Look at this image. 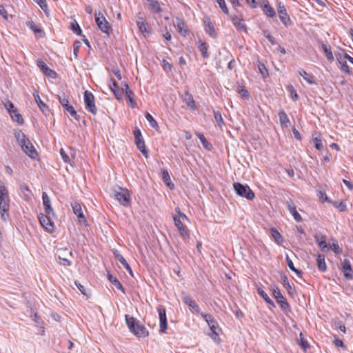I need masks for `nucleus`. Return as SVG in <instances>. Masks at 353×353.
Masks as SVG:
<instances>
[{"instance_id": "58836bf2", "label": "nucleus", "mask_w": 353, "mask_h": 353, "mask_svg": "<svg viewBox=\"0 0 353 353\" xmlns=\"http://www.w3.org/2000/svg\"><path fill=\"white\" fill-rule=\"evenodd\" d=\"M196 137L199 138V139L200 140V141L201 142L204 148L208 150H211V149L212 148V145L211 143H210L207 139H205V137L203 136V134L200 133V132H197L196 134Z\"/></svg>"}, {"instance_id": "bb28decb", "label": "nucleus", "mask_w": 353, "mask_h": 353, "mask_svg": "<svg viewBox=\"0 0 353 353\" xmlns=\"http://www.w3.org/2000/svg\"><path fill=\"white\" fill-rule=\"evenodd\" d=\"M183 101L191 110H196L197 107L196 105L193 96L191 94L185 92L183 96Z\"/></svg>"}, {"instance_id": "864d4df0", "label": "nucleus", "mask_w": 353, "mask_h": 353, "mask_svg": "<svg viewBox=\"0 0 353 353\" xmlns=\"http://www.w3.org/2000/svg\"><path fill=\"white\" fill-rule=\"evenodd\" d=\"M203 319L207 322L208 325L210 326L212 323L216 324V321L214 319V318L208 314H201Z\"/></svg>"}, {"instance_id": "c03bdc74", "label": "nucleus", "mask_w": 353, "mask_h": 353, "mask_svg": "<svg viewBox=\"0 0 353 353\" xmlns=\"http://www.w3.org/2000/svg\"><path fill=\"white\" fill-rule=\"evenodd\" d=\"M12 112H10V117H12V120L17 122L19 124H22L23 123V119L22 116L18 112L17 110H12Z\"/></svg>"}, {"instance_id": "37998d69", "label": "nucleus", "mask_w": 353, "mask_h": 353, "mask_svg": "<svg viewBox=\"0 0 353 353\" xmlns=\"http://www.w3.org/2000/svg\"><path fill=\"white\" fill-rule=\"evenodd\" d=\"M279 117L281 124L282 125L287 127L288 123H290V120L288 119L287 114L283 110H281L279 112Z\"/></svg>"}, {"instance_id": "7c9ffc66", "label": "nucleus", "mask_w": 353, "mask_h": 353, "mask_svg": "<svg viewBox=\"0 0 353 353\" xmlns=\"http://www.w3.org/2000/svg\"><path fill=\"white\" fill-rule=\"evenodd\" d=\"M176 27L178 30V32L182 35V36H186L188 33V30L186 28L185 23L184 21L181 19H176Z\"/></svg>"}, {"instance_id": "69168bd1", "label": "nucleus", "mask_w": 353, "mask_h": 353, "mask_svg": "<svg viewBox=\"0 0 353 353\" xmlns=\"http://www.w3.org/2000/svg\"><path fill=\"white\" fill-rule=\"evenodd\" d=\"M334 207L339 209L340 212H343L346 210V205L343 201L339 203L335 202Z\"/></svg>"}, {"instance_id": "ddd939ff", "label": "nucleus", "mask_w": 353, "mask_h": 353, "mask_svg": "<svg viewBox=\"0 0 353 353\" xmlns=\"http://www.w3.org/2000/svg\"><path fill=\"white\" fill-rule=\"evenodd\" d=\"M71 207L74 214L77 216L79 223L85 225L86 219L83 214L81 205L77 201H74L71 203Z\"/></svg>"}, {"instance_id": "39448f33", "label": "nucleus", "mask_w": 353, "mask_h": 353, "mask_svg": "<svg viewBox=\"0 0 353 353\" xmlns=\"http://www.w3.org/2000/svg\"><path fill=\"white\" fill-rule=\"evenodd\" d=\"M58 99L64 110L67 111L75 120L79 121L80 117L74 109L73 106L69 104L68 97L65 95V93H62L61 94L58 95Z\"/></svg>"}, {"instance_id": "9d476101", "label": "nucleus", "mask_w": 353, "mask_h": 353, "mask_svg": "<svg viewBox=\"0 0 353 353\" xmlns=\"http://www.w3.org/2000/svg\"><path fill=\"white\" fill-rule=\"evenodd\" d=\"M134 141L137 148L145 157H148V152L145 146V142L142 137L141 132L139 129L136 128L134 131Z\"/></svg>"}, {"instance_id": "aec40b11", "label": "nucleus", "mask_w": 353, "mask_h": 353, "mask_svg": "<svg viewBox=\"0 0 353 353\" xmlns=\"http://www.w3.org/2000/svg\"><path fill=\"white\" fill-rule=\"evenodd\" d=\"M261 8L267 17L270 18H274L276 17V12L274 8L270 5L268 0L262 1Z\"/></svg>"}, {"instance_id": "13d9d810", "label": "nucleus", "mask_w": 353, "mask_h": 353, "mask_svg": "<svg viewBox=\"0 0 353 353\" xmlns=\"http://www.w3.org/2000/svg\"><path fill=\"white\" fill-rule=\"evenodd\" d=\"M162 67L165 72H169L172 69V65L167 61L165 59H163L162 61Z\"/></svg>"}, {"instance_id": "1a4fd4ad", "label": "nucleus", "mask_w": 353, "mask_h": 353, "mask_svg": "<svg viewBox=\"0 0 353 353\" xmlns=\"http://www.w3.org/2000/svg\"><path fill=\"white\" fill-rule=\"evenodd\" d=\"M83 98L85 109L93 114H96L97 110L95 106L94 97L92 93L85 90L83 94Z\"/></svg>"}, {"instance_id": "680f3d73", "label": "nucleus", "mask_w": 353, "mask_h": 353, "mask_svg": "<svg viewBox=\"0 0 353 353\" xmlns=\"http://www.w3.org/2000/svg\"><path fill=\"white\" fill-rule=\"evenodd\" d=\"M81 42L79 41H75L73 43V52L76 58L78 57V52L81 46Z\"/></svg>"}, {"instance_id": "ea45409f", "label": "nucleus", "mask_w": 353, "mask_h": 353, "mask_svg": "<svg viewBox=\"0 0 353 353\" xmlns=\"http://www.w3.org/2000/svg\"><path fill=\"white\" fill-rule=\"evenodd\" d=\"M21 192L23 195V196L25 201H29L31 200V191L26 185H23L21 187Z\"/></svg>"}, {"instance_id": "a19ab883", "label": "nucleus", "mask_w": 353, "mask_h": 353, "mask_svg": "<svg viewBox=\"0 0 353 353\" xmlns=\"http://www.w3.org/2000/svg\"><path fill=\"white\" fill-rule=\"evenodd\" d=\"M321 47H322V49H323L327 59L329 61H332L334 59V56L332 54L330 46L323 43Z\"/></svg>"}, {"instance_id": "7ed1b4c3", "label": "nucleus", "mask_w": 353, "mask_h": 353, "mask_svg": "<svg viewBox=\"0 0 353 353\" xmlns=\"http://www.w3.org/2000/svg\"><path fill=\"white\" fill-rule=\"evenodd\" d=\"M125 322L132 332L138 337H146L148 336V331L146 328L139 323V322L132 316L128 314L125 316Z\"/></svg>"}, {"instance_id": "f257e3e1", "label": "nucleus", "mask_w": 353, "mask_h": 353, "mask_svg": "<svg viewBox=\"0 0 353 353\" xmlns=\"http://www.w3.org/2000/svg\"><path fill=\"white\" fill-rule=\"evenodd\" d=\"M175 214H173L174 225L181 237L186 239L189 237L188 230L185 226V223L189 222L186 215L181 212L179 208H175Z\"/></svg>"}, {"instance_id": "bf43d9fd", "label": "nucleus", "mask_w": 353, "mask_h": 353, "mask_svg": "<svg viewBox=\"0 0 353 353\" xmlns=\"http://www.w3.org/2000/svg\"><path fill=\"white\" fill-rule=\"evenodd\" d=\"M258 68L260 71V73L263 77H265L268 75V70L263 63H259V64L258 65Z\"/></svg>"}, {"instance_id": "e433bc0d", "label": "nucleus", "mask_w": 353, "mask_h": 353, "mask_svg": "<svg viewBox=\"0 0 353 353\" xmlns=\"http://www.w3.org/2000/svg\"><path fill=\"white\" fill-rule=\"evenodd\" d=\"M15 137L20 146L24 145L26 143V140H29V139L26 137V134L21 130L15 132Z\"/></svg>"}, {"instance_id": "dca6fc26", "label": "nucleus", "mask_w": 353, "mask_h": 353, "mask_svg": "<svg viewBox=\"0 0 353 353\" xmlns=\"http://www.w3.org/2000/svg\"><path fill=\"white\" fill-rule=\"evenodd\" d=\"M42 200L46 214L55 216L54 211L51 206L50 199L46 192L42 193Z\"/></svg>"}, {"instance_id": "9b49d317", "label": "nucleus", "mask_w": 353, "mask_h": 353, "mask_svg": "<svg viewBox=\"0 0 353 353\" xmlns=\"http://www.w3.org/2000/svg\"><path fill=\"white\" fill-rule=\"evenodd\" d=\"M51 216L52 215H48L47 214H41L39 216V220L41 225L50 233H52L54 230V223L50 220Z\"/></svg>"}, {"instance_id": "f8f14e48", "label": "nucleus", "mask_w": 353, "mask_h": 353, "mask_svg": "<svg viewBox=\"0 0 353 353\" xmlns=\"http://www.w3.org/2000/svg\"><path fill=\"white\" fill-rule=\"evenodd\" d=\"M157 311H158L159 317V326H160L159 332H160V333H164L168 328L165 308L163 306H159L157 307Z\"/></svg>"}, {"instance_id": "a18cd8bd", "label": "nucleus", "mask_w": 353, "mask_h": 353, "mask_svg": "<svg viewBox=\"0 0 353 353\" xmlns=\"http://www.w3.org/2000/svg\"><path fill=\"white\" fill-rule=\"evenodd\" d=\"M200 46H199V50L201 53L202 57L204 59H207L209 57V54L208 52V46L205 42L201 41L200 40Z\"/></svg>"}, {"instance_id": "338daca9", "label": "nucleus", "mask_w": 353, "mask_h": 353, "mask_svg": "<svg viewBox=\"0 0 353 353\" xmlns=\"http://www.w3.org/2000/svg\"><path fill=\"white\" fill-rule=\"evenodd\" d=\"M60 154L61 156V158H62L63 161L65 163H69L70 162V157H68V155L66 154V152L63 149L61 150Z\"/></svg>"}, {"instance_id": "5fc2aeb1", "label": "nucleus", "mask_w": 353, "mask_h": 353, "mask_svg": "<svg viewBox=\"0 0 353 353\" xmlns=\"http://www.w3.org/2000/svg\"><path fill=\"white\" fill-rule=\"evenodd\" d=\"M263 34L272 45H274L276 43L274 38L270 34L268 30H263Z\"/></svg>"}, {"instance_id": "6ab92c4d", "label": "nucleus", "mask_w": 353, "mask_h": 353, "mask_svg": "<svg viewBox=\"0 0 353 353\" xmlns=\"http://www.w3.org/2000/svg\"><path fill=\"white\" fill-rule=\"evenodd\" d=\"M342 271L346 279L352 280L353 279V276L352 274V269L350 261L348 259H344L342 263Z\"/></svg>"}, {"instance_id": "20e7f679", "label": "nucleus", "mask_w": 353, "mask_h": 353, "mask_svg": "<svg viewBox=\"0 0 353 353\" xmlns=\"http://www.w3.org/2000/svg\"><path fill=\"white\" fill-rule=\"evenodd\" d=\"M233 188L235 192L241 197L248 200H252L254 198V193L248 185L236 182L233 184Z\"/></svg>"}, {"instance_id": "b1692460", "label": "nucleus", "mask_w": 353, "mask_h": 353, "mask_svg": "<svg viewBox=\"0 0 353 353\" xmlns=\"http://www.w3.org/2000/svg\"><path fill=\"white\" fill-rule=\"evenodd\" d=\"M205 23V30L206 33H208L212 38H215L216 37V33L215 32L214 28L212 22L210 21L209 18H206L204 20Z\"/></svg>"}, {"instance_id": "79ce46f5", "label": "nucleus", "mask_w": 353, "mask_h": 353, "mask_svg": "<svg viewBox=\"0 0 353 353\" xmlns=\"http://www.w3.org/2000/svg\"><path fill=\"white\" fill-rule=\"evenodd\" d=\"M126 89H127V92H126L125 96H126L128 100L129 101V102L130 103L131 107L134 108V105L136 104V102L134 99V94L133 92L129 88V86L128 84H126Z\"/></svg>"}, {"instance_id": "f03ea898", "label": "nucleus", "mask_w": 353, "mask_h": 353, "mask_svg": "<svg viewBox=\"0 0 353 353\" xmlns=\"http://www.w3.org/2000/svg\"><path fill=\"white\" fill-rule=\"evenodd\" d=\"M10 197L8 191L3 183L0 181V214L3 221L9 216Z\"/></svg>"}, {"instance_id": "2f4dec72", "label": "nucleus", "mask_w": 353, "mask_h": 353, "mask_svg": "<svg viewBox=\"0 0 353 353\" xmlns=\"http://www.w3.org/2000/svg\"><path fill=\"white\" fill-rule=\"evenodd\" d=\"M136 17H137V26L139 27V30L141 32H148L147 23L145 22L143 17L141 16V14L139 13Z\"/></svg>"}, {"instance_id": "cd10ccee", "label": "nucleus", "mask_w": 353, "mask_h": 353, "mask_svg": "<svg viewBox=\"0 0 353 353\" xmlns=\"http://www.w3.org/2000/svg\"><path fill=\"white\" fill-rule=\"evenodd\" d=\"M272 239L278 245H281L284 242V239L278 230L275 228H272L270 230Z\"/></svg>"}, {"instance_id": "412c9836", "label": "nucleus", "mask_w": 353, "mask_h": 353, "mask_svg": "<svg viewBox=\"0 0 353 353\" xmlns=\"http://www.w3.org/2000/svg\"><path fill=\"white\" fill-rule=\"evenodd\" d=\"M182 299L184 303L188 305L190 308L194 310V312L198 314L200 313V308L199 305L195 303L194 300H192L190 296L183 294Z\"/></svg>"}, {"instance_id": "5701e85b", "label": "nucleus", "mask_w": 353, "mask_h": 353, "mask_svg": "<svg viewBox=\"0 0 353 353\" xmlns=\"http://www.w3.org/2000/svg\"><path fill=\"white\" fill-rule=\"evenodd\" d=\"M110 81H111L112 83L110 84V88L111 89L112 92L114 93L117 99H118L119 101L122 100V92L119 89L118 83L113 79H111Z\"/></svg>"}, {"instance_id": "f704fd0d", "label": "nucleus", "mask_w": 353, "mask_h": 353, "mask_svg": "<svg viewBox=\"0 0 353 353\" xmlns=\"http://www.w3.org/2000/svg\"><path fill=\"white\" fill-rule=\"evenodd\" d=\"M318 269L321 272H325L327 270V266L325 261V256L323 254H318L316 258Z\"/></svg>"}, {"instance_id": "774afa93", "label": "nucleus", "mask_w": 353, "mask_h": 353, "mask_svg": "<svg viewBox=\"0 0 353 353\" xmlns=\"http://www.w3.org/2000/svg\"><path fill=\"white\" fill-rule=\"evenodd\" d=\"M5 108L8 110L9 114H10V112H12V110H14L17 108L14 106L13 103L10 101H8L5 103Z\"/></svg>"}, {"instance_id": "423d86ee", "label": "nucleus", "mask_w": 353, "mask_h": 353, "mask_svg": "<svg viewBox=\"0 0 353 353\" xmlns=\"http://www.w3.org/2000/svg\"><path fill=\"white\" fill-rule=\"evenodd\" d=\"M115 199L123 206H128L130 204V197L127 189L118 187L114 191Z\"/></svg>"}, {"instance_id": "8fccbe9b", "label": "nucleus", "mask_w": 353, "mask_h": 353, "mask_svg": "<svg viewBox=\"0 0 353 353\" xmlns=\"http://www.w3.org/2000/svg\"><path fill=\"white\" fill-rule=\"evenodd\" d=\"M145 118L147 121L149 122L150 126L153 128H157L158 127V123L155 121V119L153 118V117L148 112L145 114Z\"/></svg>"}, {"instance_id": "4be33fe9", "label": "nucleus", "mask_w": 353, "mask_h": 353, "mask_svg": "<svg viewBox=\"0 0 353 353\" xmlns=\"http://www.w3.org/2000/svg\"><path fill=\"white\" fill-rule=\"evenodd\" d=\"M114 254L115 258L122 264L123 268L129 272L130 274L133 276L132 274V270L130 266V265L128 263L125 258L117 251L115 250L114 252Z\"/></svg>"}, {"instance_id": "603ef678", "label": "nucleus", "mask_w": 353, "mask_h": 353, "mask_svg": "<svg viewBox=\"0 0 353 353\" xmlns=\"http://www.w3.org/2000/svg\"><path fill=\"white\" fill-rule=\"evenodd\" d=\"M37 3V4L40 6V8L43 10V11L46 13H48V6L46 3V0H34Z\"/></svg>"}, {"instance_id": "6e6552de", "label": "nucleus", "mask_w": 353, "mask_h": 353, "mask_svg": "<svg viewBox=\"0 0 353 353\" xmlns=\"http://www.w3.org/2000/svg\"><path fill=\"white\" fill-rule=\"evenodd\" d=\"M276 10L279 17L280 20L282 23L285 26L288 27L292 24L291 19L287 13L286 8L285 6L280 1H277L276 3Z\"/></svg>"}, {"instance_id": "0e129e2a", "label": "nucleus", "mask_w": 353, "mask_h": 353, "mask_svg": "<svg viewBox=\"0 0 353 353\" xmlns=\"http://www.w3.org/2000/svg\"><path fill=\"white\" fill-rule=\"evenodd\" d=\"M281 279L283 281L284 288L290 292V290L292 289V287L288 281L287 276L284 275L281 277Z\"/></svg>"}, {"instance_id": "6e6d98bb", "label": "nucleus", "mask_w": 353, "mask_h": 353, "mask_svg": "<svg viewBox=\"0 0 353 353\" xmlns=\"http://www.w3.org/2000/svg\"><path fill=\"white\" fill-rule=\"evenodd\" d=\"M313 142L316 150H321L323 149V145L321 139L315 137L313 139Z\"/></svg>"}, {"instance_id": "a878e982", "label": "nucleus", "mask_w": 353, "mask_h": 353, "mask_svg": "<svg viewBox=\"0 0 353 353\" xmlns=\"http://www.w3.org/2000/svg\"><path fill=\"white\" fill-rule=\"evenodd\" d=\"M231 21L233 23V25L236 27L237 30H242V31H247V28L245 24L243 22V20L241 19L237 16H232L231 17Z\"/></svg>"}, {"instance_id": "4c0bfd02", "label": "nucleus", "mask_w": 353, "mask_h": 353, "mask_svg": "<svg viewBox=\"0 0 353 353\" xmlns=\"http://www.w3.org/2000/svg\"><path fill=\"white\" fill-rule=\"evenodd\" d=\"M108 279L118 290H121L123 294L125 292L122 284L115 276L109 274Z\"/></svg>"}, {"instance_id": "3c124183", "label": "nucleus", "mask_w": 353, "mask_h": 353, "mask_svg": "<svg viewBox=\"0 0 353 353\" xmlns=\"http://www.w3.org/2000/svg\"><path fill=\"white\" fill-rule=\"evenodd\" d=\"M214 116L216 122L217 123L219 126H221L224 124L223 119L221 115V113L219 111H214Z\"/></svg>"}, {"instance_id": "e2e57ef3", "label": "nucleus", "mask_w": 353, "mask_h": 353, "mask_svg": "<svg viewBox=\"0 0 353 353\" xmlns=\"http://www.w3.org/2000/svg\"><path fill=\"white\" fill-rule=\"evenodd\" d=\"M288 90L290 92L291 97H292V100L293 101L298 100L299 96H298L296 90L294 89L293 86L291 85V86L288 87Z\"/></svg>"}, {"instance_id": "f3484780", "label": "nucleus", "mask_w": 353, "mask_h": 353, "mask_svg": "<svg viewBox=\"0 0 353 353\" xmlns=\"http://www.w3.org/2000/svg\"><path fill=\"white\" fill-rule=\"evenodd\" d=\"M37 64L39 69L48 77L52 79L57 77V73L51 70L43 61H38Z\"/></svg>"}, {"instance_id": "de8ad7c7", "label": "nucleus", "mask_w": 353, "mask_h": 353, "mask_svg": "<svg viewBox=\"0 0 353 353\" xmlns=\"http://www.w3.org/2000/svg\"><path fill=\"white\" fill-rule=\"evenodd\" d=\"M338 61H339V64L341 65V70H343L346 74H350V72L349 66L347 64V62H346L345 59H344V58L343 59H338Z\"/></svg>"}, {"instance_id": "72a5a7b5", "label": "nucleus", "mask_w": 353, "mask_h": 353, "mask_svg": "<svg viewBox=\"0 0 353 353\" xmlns=\"http://www.w3.org/2000/svg\"><path fill=\"white\" fill-rule=\"evenodd\" d=\"M299 74L301 76L305 81H306L309 84L314 85L316 84V81L314 79V77L309 74L306 71L303 69L299 70Z\"/></svg>"}, {"instance_id": "a211bd4d", "label": "nucleus", "mask_w": 353, "mask_h": 353, "mask_svg": "<svg viewBox=\"0 0 353 353\" xmlns=\"http://www.w3.org/2000/svg\"><path fill=\"white\" fill-rule=\"evenodd\" d=\"M286 207L296 221L301 222L302 221L301 216L297 212L296 206L291 199L286 201Z\"/></svg>"}, {"instance_id": "052dcab7", "label": "nucleus", "mask_w": 353, "mask_h": 353, "mask_svg": "<svg viewBox=\"0 0 353 353\" xmlns=\"http://www.w3.org/2000/svg\"><path fill=\"white\" fill-rule=\"evenodd\" d=\"M332 249L335 254H338L342 252V250L340 248L336 240H332Z\"/></svg>"}, {"instance_id": "49530a36", "label": "nucleus", "mask_w": 353, "mask_h": 353, "mask_svg": "<svg viewBox=\"0 0 353 353\" xmlns=\"http://www.w3.org/2000/svg\"><path fill=\"white\" fill-rule=\"evenodd\" d=\"M286 263L288 268L293 272H294L298 276H301L302 272L301 270H297L294 266L292 261L290 259L288 256H286Z\"/></svg>"}, {"instance_id": "0eeeda50", "label": "nucleus", "mask_w": 353, "mask_h": 353, "mask_svg": "<svg viewBox=\"0 0 353 353\" xmlns=\"http://www.w3.org/2000/svg\"><path fill=\"white\" fill-rule=\"evenodd\" d=\"M95 21L99 30L109 35L110 26L100 10L95 12Z\"/></svg>"}, {"instance_id": "2eb2a0df", "label": "nucleus", "mask_w": 353, "mask_h": 353, "mask_svg": "<svg viewBox=\"0 0 353 353\" xmlns=\"http://www.w3.org/2000/svg\"><path fill=\"white\" fill-rule=\"evenodd\" d=\"M22 150L31 159H35L38 157V153L30 140H26V143L21 146Z\"/></svg>"}, {"instance_id": "c85d7f7f", "label": "nucleus", "mask_w": 353, "mask_h": 353, "mask_svg": "<svg viewBox=\"0 0 353 353\" xmlns=\"http://www.w3.org/2000/svg\"><path fill=\"white\" fill-rule=\"evenodd\" d=\"M148 3L149 9L154 13H160L162 12L160 3L158 0H146Z\"/></svg>"}, {"instance_id": "4d7b16f0", "label": "nucleus", "mask_w": 353, "mask_h": 353, "mask_svg": "<svg viewBox=\"0 0 353 353\" xmlns=\"http://www.w3.org/2000/svg\"><path fill=\"white\" fill-rule=\"evenodd\" d=\"M216 1L223 12H224L225 14H228L229 10L227 8L225 0H216Z\"/></svg>"}, {"instance_id": "393cba45", "label": "nucleus", "mask_w": 353, "mask_h": 353, "mask_svg": "<svg viewBox=\"0 0 353 353\" xmlns=\"http://www.w3.org/2000/svg\"><path fill=\"white\" fill-rule=\"evenodd\" d=\"M33 95H34V100H35L36 103H37L39 109L45 114H47L48 113H49L50 110H49L48 105L42 101V100L41 99V98H40V97L39 95V93L38 92H35V93L33 94Z\"/></svg>"}, {"instance_id": "c756f323", "label": "nucleus", "mask_w": 353, "mask_h": 353, "mask_svg": "<svg viewBox=\"0 0 353 353\" xmlns=\"http://www.w3.org/2000/svg\"><path fill=\"white\" fill-rule=\"evenodd\" d=\"M315 239L318 243L319 248L323 252H327L330 250V248L326 243V238L324 235H321L319 236H316Z\"/></svg>"}, {"instance_id": "09e8293b", "label": "nucleus", "mask_w": 353, "mask_h": 353, "mask_svg": "<svg viewBox=\"0 0 353 353\" xmlns=\"http://www.w3.org/2000/svg\"><path fill=\"white\" fill-rule=\"evenodd\" d=\"M70 28L73 31V32L75 33L77 35L81 34V32H82L81 29L76 21H74L73 22L71 23Z\"/></svg>"}, {"instance_id": "c9c22d12", "label": "nucleus", "mask_w": 353, "mask_h": 353, "mask_svg": "<svg viewBox=\"0 0 353 353\" xmlns=\"http://www.w3.org/2000/svg\"><path fill=\"white\" fill-rule=\"evenodd\" d=\"M258 294L265 300V301L270 306L274 307L275 304L273 301L268 296V295L264 292L261 288L257 289Z\"/></svg>"}, {"instance_id": "473e14b6", "label": "nucleus", "mask_w": 353, "mask_h": 353, "mask_svg": "<svg viewBox=\"0 0 353 353\" xmlns=\"http://www.w3.org/2000/svg\"><path fill=\"white\" fill-rule=\"evenodd\" d=\"M161 176L162 179L165 183V185L170 188L173 189L174 187V185L173 183H172L170 174L166 169H162L161 170Z\"/></svg>"}, {"instance_id": "4468645a", "label": "nucleus", "mask_w": 353, "mask_h": 353, "mask_svg": "<svg viewBox=\"0 0 353 353\" xmlns=\"http://www.w3.org/2000/svg\"><path fill=\"white\" fill-rule=\"evenodd\" d=\"M273 295L283 311L285 312L290 309L289 303H288L286 299L281 293V291L278 288L274 289Z\"/></svg>"}]
</instances>
